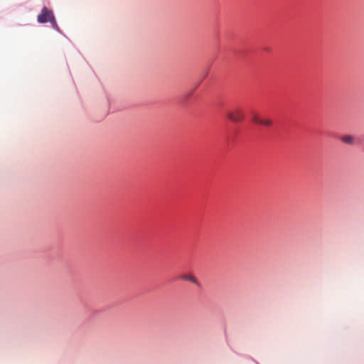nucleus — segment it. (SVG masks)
Returning <instances> with one entry per match:
<instances>
[{
  "instance_id": "1",
  "label": "nucleus",
  "mask_w": 364,
  "mask_h": 364,
  "mask_svg": "<svg viewBox=\"0 0 364 364\" xmlns=\"http://www.w3.org/2000/svg\"><path fill=\"white\" fill-rule=\"evenodd\" d=\"M227 117L232 122L240 123L245 119V112L241 107H236L227 111Z\"/></svg>"
},
{
  "instance_id": "2",
  "label": "nucleus",
  "mask_w": 364,
  "mask_h": 364,
  "mask_svg": "<svg viewBox=\"0 0 364 364\" xmlns=\"http://www.w3.org/2000/svg\"><path fill=\"white\" fill-rule=\"evenodd\" d=\"M53 16L54 15L52 11L48 9L46 7H43L41 14L38 16V22L40 23L49 22L50 19L53 18Z\"/></svg>"
},
{
  "instance_id": "3",
  "label": "nucleus",
  "mask_w": 364,
  "mask_h": 364,
  "mask_svg": "<svg viewBox=\"0 0 364 364\" xmlns=\"http://www.w3.org/2000/svg\"><path fill=\"white\" fill-rule=\"evenodd\" d=\"M182 279L183 280H186V281H188L193 284H198V280L197 279L191 275V274H188V275H183L182 277H181Z\"/></svg>"
},
{
  "instance_id": "4",
  "label": "nucleus",
  "mask_w": 364,
  "mask_h": 364,
  "mask_svg": "<svg viewBox=\"0 0 364 364\" xmlns=\"http://www.w3.org/2000/svg\"><path fill=\"white\" fill-rule=\"evenodd\" d=\"M341 140L345 144H352L354 141V137L351 135H345L342 136Z\"/></svg>"
},
{
  "instance_id": "5",
  "label": "nucleus",
  "mask_w": 364,
  "mask_h": 364,
  "mask_svg": "<svg viewBox=\"0 0 364 364\" xmlns=\"http://www.w3.org/2000/svg\"><path fill=\"white\" fill-rule=\"evenodd\" d=\"M272 124V120L271 119H262L260 125L270 127Z\"/></svg>"
},
{
  "instance_id": "6",
  "label": "nucleus",
  "mask_w": 364,
  "mask_h": 364,
  "mask_svg": "<svg viewBox=\"0 0 364 364\" xmlns=\"http://www.w3.org/2000/svg\"><path fill=\"white\" fill-rule=\"evenodd\" d=\"M252 120L253 122L256 123V124H260V122L262 121V118H260L257 114L253 112L252 113Z\"/></svg>"
},
{
  "instance_id": "7",
  "label": "nucleus",
  "mask_w": 364,
  "mask_h": 364,
  "mask_svg": "<svg viewBox=\"0 0 364 364\" xmlns=\"http://www.w3.org/2000/svg\"><path fill=\"white\" fill-rule=\"evenodd\" d=\"M50 23H51L53 27L54 28H55L56 30H58V24L55 20V16H53V19H50V21H49Z\"/></svg>"
}]
</instances>
